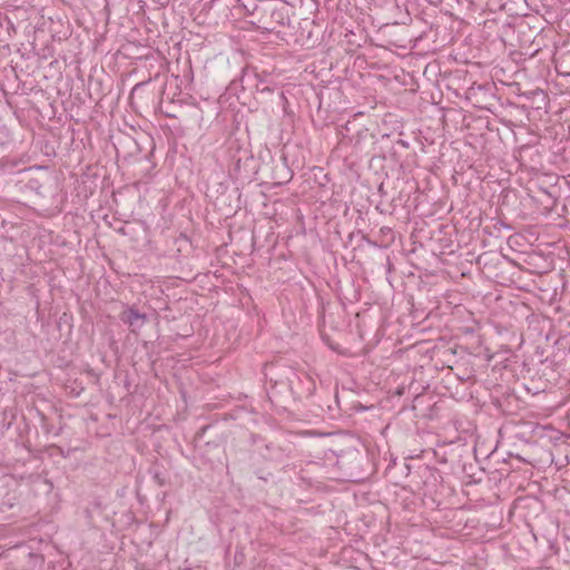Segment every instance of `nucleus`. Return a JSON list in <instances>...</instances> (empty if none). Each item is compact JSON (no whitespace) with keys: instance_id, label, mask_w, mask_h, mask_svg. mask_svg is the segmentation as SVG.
I'll return each instance as SVG.
<instances>
[{"instance_id":"1","label":"nucleus","mask_w":570,"mask_h":570,"mask_svg":"<svg viewBox=\"0 0 570 570\" xmlns=\"http://www.w3.org/2000/svg\"><path fill=\"white\" fill-rule=\"evenodd\" d=\"M250 22L263 32H275L289 22V16L284 4L273 0H261L249 12Z\"/></svg>"},{"instance_id":"2","label":"nucleus","mask_w":570,"mask_h":570,"mask_svg":"<svg viewBox=\"0 0 570 570\" xmlns=\"http://www.w3.org/2000/svg\"><path fill=\"white\" fill-rule=\"evenodd\" d=\"M264 376L269 381L271 385L267 389V396L269 401L279 407L286 409L292 403V393L285 376L282 374V365L274 363H265L263 370Z\"/></svg>"},{"instance_id":"3","label":"nucleus","mask_w":570,"mask_h":570,"mask_svg":"<svg viewBox=\"0 0 570 570\" xmlns=\"http://www.w3.org/2000/svg\"><path fill=\"white\" fill-rule=\"evenodd\" d=\"M282 375L292 393V402L312 396L316 390L315 381L306 373L297 372L293 367L282 365Z\"/></svg>"},{"instance_id":"4","label":"nucleus","mask_w":570,"mask_h":570,"mask_svg":"<svg viewBox=\"0 0 570 570\" xmlns=\"http://www.w3.org/2000/svg\"><path fill=\"white\" fill-rule=\"evenodd\" d=\"M119 318L124 324H127L130 332L135 334H137L148 321V316L145 313H140L135 306H130L121 312Z\"/></svg>"},{"instance_id":"5","label":"nucleus","mask_w":570,"mask_h":570,"mask_svg":"<svg viewBox=\"0 0 570 570\" xmlns=\"http://www.w3.org/2000/svg\"><path fill=\"white\" fill-rule=\"evenodd\" d=\"M153 479L154 481L159 485V487H164L166 484V479L165 476L163 475V473L158 470H155L154 473H153Z\"/></svg>"},{"instance_id":"6","label":"nucleus","mask_w":570,"mask_h":570,"mask_svg":"<svg viewBox=\"0 0 570 570\" xmlns=\"http://www.w3.org/2000/svg\"><path fill=\"white\" fill-rule=\"evenodd\" d=\"M421 471H422V473H423V474H426V473H428V474H430V475H433L435 470H434V469H431V468H430V466H428V465H424V466H422Z\"/></svg>"},{"instance_id":"7","label":"nucleus","mask_w":570,"mask_h":570,"mask_svg":"<svg viewBox=\"0 0 570 570\" xmlns=\"http://www.w3.org/2000/svg\"><path fill=\"white\" fill-rule=\"evenodd\" d=\"M208 428H209L208 425L203 426V428L200 429V431L197 433V436H200V435H202V434H203V433H204Z\"/></svg>"},{"instance_id":"8","label":"nucleus","mask_w":570,"mask_h":570,"mask_svg":"<svg viewBox=\"0 0 570 570\" xmlns=\"http://www.w3.org/2000/svg\"><path fill=\"white\" fill-rule=\"evenodd\" d=\"M355 459H362L358 452L355 453Z\"/></svg>"},{"instance_id":"9","label":"nucleus","mask_w":570,"mask_h":570,"mask_svg":"<svg viewBox=\"0 0 570 570\" xmlns=\"http://www.w3.org/2000/svg\"><path fill=\"white\" fill-rule=\"evenodd\" d=\"M164 96H166V97H168V96H169V95H168V92H167V90H164V91H163V97H164Z\"/></svg>"},{"instance_id":"10","label":"nucleus","mask_w":570,"mask_h":570,"mask_svg":"<svg viewBox=\"0 0 570 570\" xmlns=\"http://www.w3.org/2000/svg\"><path fill=\"white\" fill-rule=\"evenodd\" d=\"M166 115H167V117H173L174 116L173 114H170L168 111H166Z\"/></svg>"},{"instance_id":"11","label":"nucleus","mask_w":570,"mask_h":570,"mask_svg":"<svg viewBox=\"0 0 570 570\" xmlns=\"http://www.w3.org/2000/svg\"><path fill=\"white\" fill-rule=\"evenodd\" d=\"M399 142H401L403 146H407L403 140H400Z\"/></svg>"}]
</instances>
